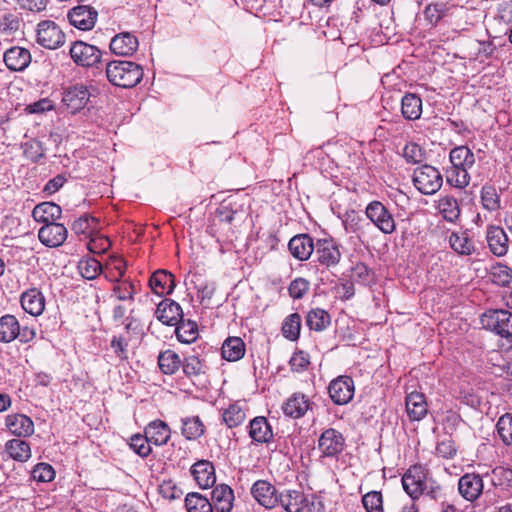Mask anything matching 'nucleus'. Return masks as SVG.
Wrapping results in <instances>:
<instances>
[{"mask_svg": "<svg viewBox=\"0 0 512 512\" xmlns=\"http://www.w3.org/2000/svg\"><path fill=\"white\" fill-rule=\"evenodd\" d=\"M205 432V426L198 416L185 417L182 419V435L187 440H197Z\"/></svg>", "mask_w": 512, "mask_h": 512, "instance_id": "nucleus-37", "label": "nucleus"}, {"mask_svg": "<svg viewBox=\"0 0 512 512\" xmlns=\"http://www.w3.org/2000/svg\"><path fill=\"white\" fill-rule=\"evenodd\" d=\"M32 56L28 49L14 46L4 53V62L11 71H23L31 63Z\"/></svg>", "mask_w": 512, "mask_h": 512, "instance_id": "nucleus-16", "label": "nucleus"}, {"mask_svg": "<svg viewBox=\"0 0 512 512\" xmlns=\"http://www.w3.org/2000/svg\"><path fill=\"white\" fill-rule=\"evenodd\" d=\"M110 246V240L104 236L94 237L88 242V249L95 254L107 251L110 248Z\"/></svg>", "mask_w": 512, "mask_h": 512, "instance_id": "nucleus-62", "label": "nucleus"}, {"mask_svg": "<svg viewBox=\"0 0 512 512\" xmlns=\"http://www.w3.org/2000/svg\"><path fill=\"white\" fill-rule=\"evenodd\" d=\"M183 372L188 377H197L202 373H205V365L203 362L195 355L189 356L185 358L182 363Z\"/></svg>", "mask_w": 512, "mask_h": 512, "instance_id": "nucleus-50", "label": "nucleus"}, {"mask_svg": "<svg viewBox=\"0 0 512 512\" xmlns=\"http://www.w3.org/2000/svg\"><path fill=\"white\" fill-rule=\"evenodd\" d=\"M401 112L407 120H417L422 114V100L414 93H407L401 101Z\"/></svg>", "mask_w": 512, "mask_h": 512, "instance_id": "nucleus-31", "label": "nucleus"}, {"mask_svg": "<svg viewBox=\"0 0 512 512\" xmlns=\"http://www.w3.org/2000/svg\"><path fill=\"white\" fill-rule=\"evenodd\" d=\"M492 280L499 285H507L512 279V270L502 264H497L491 269Z\"/></svg>", "mask_w": 512, "mask_h": 512, "instance_id": "nucleus-54", "label": "nucleus"}, {"mask_svg": "<svg viewBox=\"0 0 512 512\" xmlns=\"http://www.w3.org/2000/svg\"><path fill=\"white\" fill-rule=\"evenodd\" d=\"M309 363V356L303 351L295 352L290 359V366L293 371H302Z\"/></svg>", "mask_w": 512, "mask_h": 512, "instance_id": "nucleus-63", "label": "nucleus"}, {"mask_svg": "<svg viewBox=\"0 0 512 512\" xmlns=\"http://www.w3.org/2000/svg\"><path fill=\"white\" fill-rule=\"evenodd\" d=\"M354 381L349 376H339L329 384L328 391L331 400L337 405L350 402L354 396Z\"/></svg>", "mask_w": 512, "mask_h": 512, "instance_id": "nucleus-8", "label": "nucleus"}, {"mask_svg": "<svg viewBox=\"0 0 512 512\" xmlns=\"http://www.w3.org/2000/svg\"><path fill=\"white\" fill-rule=\"evenodd\" d=\"M22 308L32 316H39L45 308V298L36 288L24 292L21 296Z\"/></svg>", "mask_w": 512, "mask_h": 512, "instance_id": "nucleus-23", "label": "nucleus"}, {"mask_svg": "<svg viewBox=\"0 0 512 512\" xmlns=\"http://www.w3.org/2000/svg\"><path fill=\"white\" fill-rule=\"evenodd\" d=\"M345 445L342 434L336 429L325 430L318 441V446L322 454L326 457H334L340 454Z\"/></svg>", "mask_w": 512, "mask_h": 512, "instance_id": "nucleus-11", "label": "nucleus"}, {"mask_svg": "<svg viewBox=\"0 0 512 512\" xmlns=\"http://www.w3.org/2000/svg\"><path fill=\"white\" fill-rule=\"evenodd\" d=\"M428 480V470L422 465H414L403 475L402 485L406 493L416 499L425 492Z\"/></svg>", "mask_w": 512, "mask_h": 512, "instance_id": "nucleus-3", "label": "nucleus"}, {"mask_svg": "<svg viewBox=\"0 0 512 512\" xmlns=\"http://www.w3.org/2000/svg\"><path fill=\"white\" fill-rule=\"evenodd\" d=\"M303 501V494L296 490H287L278 495V503H280L287 512H300Z\"/></svg>", "mask_w": 512, "mask_h": 512, "instance_id": "nucleus-39", "label": "nucleus"}, {"mask_svg": "<svg viewBox=\"0 0 512 512\" xmlns=\"http://www.w3.org/2000/svg\"><path fill=\"white\" fill-rule=\"evenodd\" d=\"M106 76L115 86L132 88L143 78V69L131 61H112L106 65Z\"/></svg>", "mask_w": 512, "mask_h": 512, "instance_id": "nucleus-1", "label": "nucleus"}, {"mask_svg": "<svg viewBox=\"0 0 512 512\" xmlns=\"http://www.w3.org/2000/svg\"><path fill=\"white\" fill-rule=\"evenodd\" d=\"M145 434L151 443L161 446L168 442L171 431L165 422L156 420L148 424Z\"/></svg>", "mask_w": 512, "mask_h": 512, "instance_id": "nucleus-30", "label": "nucleus"}, {"mask_svg": "<svg viewBox=\"0 0 512 512\" xmlns=\"http://www.w3.org/2000/svg\"><path fill=\"white\" fill-rule=\"evenodd\" d=\"M367 218L384 234H391L396 229L393 215L379 201L370 202L365 210Z\"/></svg>", "mask_w": 512, "mask_h": 512, "instance_id": "nucleus-6", "label": "nucleus"}, {"mask_svg": "<svg viewBox=\"0 0 512 512\" xmlns=\"http://www.w3.org/2000/svg\"><path fill=\"white\" fill-rule=\"evenodd\" d=\"M486 239L491 252L496 256H503L508 251V237L503 228L491 226L487 230Z\"/></svg>", "mask_w": 512, "mask_h": 512, "instance_id": "nucleus-25", "label": "nucleus"}, {"mask_svg": "<svg viewBox=\"0 0 512 512\" xmlns=\"http://www.w3.org/2000/svg\"><path fill=\"white\" fill-rule=\"evenodd\" d=\"M97 17V10L88 5L74 7L68 13L71 25L83 31L91 30L96 24Z\"/></svg>", "mask_w": 512, "mask_h": 512, "instance_id": "nucleus-10", "label": "nucleus"}, {"mask_svg": "<svg viewBox=\"0 0 512 512\" xmlns=\"http://www.w3.org/2000/svg\"><path fill=\"white\" fill-rule=\"evenodd\" d=\"M445 12L446 5L444 3H432L426 6L424 16L430 24L436 25L445 15Z\"/></svg>", "mask_w": 512, "mask_h": 512, "instance_id": "nucleus-52", "label": "nucleus"}, {"mask_svg": "<svg viewBox=\"0 0 512 512\" xmlns=\"http://www.w3.org/2000/svg\"><path fill=\"white\" fill-rule=\"evenodd\" d=\"M494 485H511L512 484V470L503 467H497L493 471Z\"/></svg>", "mask_w": 512, "mask_h": 512, "instance_id": "nucleus-60", "label": "nucleus"}, {"mask_svg": "<svg viewBox=\"0 0 512 512\" xmlns=\"http://www.w3.org/2000/svg\"><path fill=\"white\" fill-rule=\"evenodd\" d=\"M438 209L443 218L449 222H455L460 216L459 204L453 196H441L438 200Z\"/></svg>", "mask_w": 512, "mask_h": 512, "instance_id": "nucleus-35", "label": "nucleus"}, {"mask_svg": "<svg viewBox=\"0 0 512 512\" xmlns=\"http://www.w3.org/2000/svg\"><path fill=\"white\" fill-rule=\"evenodd\" d=\"M450 247L459 255H471L474 250V243L465 232H453L449 236Z\"/></svg>", "mask_w": 512, "mask_h": 512, "instance_id": "nucleus-36", "label": "nucleus"}, {"mask_svg": "<svg viewBox=\"0 0 512 512\" xmlns=\"http://www.w3.org/2000/svg\"><path fill=\"white\" fill-rule=\"evenodd\" d=\"M452 166L470 169L475 163L473 152L466 146H458L451 150Z\"/></svg>", "mask_w": 512, "mask_h": 512, "instance_id": "nucleus-38", "label": "nucleus"}, {"mask_svg": "<svg viewBox=\"0 0 512 512\" xmlns=\"http://www.w3.org/2000/svg\"><path fill=\"white\" fill-rule=\"evenodd\" d=\"M351 278L362 284H367L372 279L371 270L362 262L356 263L352 268Z\"/></svg>", "mask_w": 512, "mask_h": 512, "instance_id": "nucleus-59", "label": "nucleus"}, {"mask_svg": "<svg viewBox=\"0 0 512 512\" xmlns=\"http://www.w3.org/2000/svg\"><path fill=\"white\" fill-rule=\"evenodd\" d=\"M6 450L9 455L17 461L25 462L31 457L29 444L21 439H12L7 442Z\"/></svg>", "mask_w": 512, "mask_h": 512, "instance_id": "nucleus-42", "label": "nucleus"}, {"mask_svg": "<svg viewBox=\"0 0 512 512\" xmlns=\"http://www.w3.org/2000/svg\"><path fill=\"white\" fill-rule=\"evenodd\" d=\"M246 417L245 405L240 402L229 405L222 413L223 421L229 428L240 426Z\"/></svg>", "mask_w": 512, "mask_h": 512, "instance_id": "nucleus-33", "label": "nucleus"}, {"mask_svg": "<svg viewBox=\"0 0 512 512\" xmlns=\"http://www.w3.org/2000/svg\"><path fill=\"white\" fill-rule=\"evenodd\" d=\"M24 154L33 162H38L40 159L44 157L45 148L43 147V144L40 141L32 139L25 144Z\"/></svg>", "mask_w": 512, "mask_h": 512, "instance_id": "nucleus-53", "label": "nucleus"}, {"mask_svg": "<svg viewBox=\"0 0 512 512\" xmlns=\"http://www.w3.org/2000/svg\"><path fill=\"white\" fill-rule=\"evenodd\" d=\"M150 440L147 435H134L131 437L130 447L135 451L138 455L142 457H146L151 452Z\"/></svg>", "mask_w": 512, "mask_h": 512, "instance_id": "nucleus-56", "label": "nucleus"}, {"mask_svg": "<svg viewBox=\"0 0 512 512\" xmlns=\"http://www.w3.org/2000/svg\"><path fill=\"white\" fill-rule=\"evenodd\" d=\"M80 274L86 279L96 278L102 270V266L99 261L94 258H88L81 260L78 265Z\"/></svg>", "mask_w": 512, "mask_h": 512, "instance_id": "nucleus-49", "label": "nucleus"}, {"mask_svg": "<svg viewBox=\"0 0 512 512\" xmlns=\"http://www.w3.org/2000/svg\"><path fill=\"white\" fill-rule=\"evenodd\" d=\"M301 328V317L297 313L290 314L282 326L283 336L291 341L298 339Z\"/></svg>", "mask_w": 512, "mask_h": 512, "instance_id": "nucleus-46", "label": "nucleus"}, {"mask_svg": "<svg viewBox=\"0 0 512 512\" xmlns=\"http://www.w3.org/2000/svg\"><path fill=\"white\" fill-rule=\"evenodd\" d=\"M403 157L408 163H420L424 160L422 148L416 143H408L403 149Z\"/></svg>", "mask_w": 512, "mask_h": 512, "instance_id": "nucleus-57", "label": "nucleus"}, {"mask_svg": "<svg viewBox=\"0 0 512 512\" xmlns=\"http://www.w3.org/2000/svg\"><path fill=\"white\" fill-rule=\"evenodd\" d=\"M90 93L86 86L75 85L65 91L63 103L71 113H76L83 109L89 101Z\"/></svg>", "mask_w": 512, "mask_h": 512, "instance_id": "nucleus-14", "label": "nucleus"}, {"mask_svg": "<svg viewBox=\"0 0 512 512\" xmlns=\"http://www.w3.org/2000/svg\"><path fill=\"white\" fill-rule=\"evenodd\" d=\"M446 178H447V182L450 185H452L456 188H460V189L466 187L470 182V176L468 174V169L462 168V167L452 166L447 171Z\"/></svg>", "mask_w": 512, "mask_h": 512, "instance_id": "nucleus-47", "label": "nucleus"}, {"mask_svg": "<svg viewBox=\"0 0 512 512\" xmlns=\"http://www.w3.org/2000/svg\"><path fill=\"white\" fill-rule=\"evenodd\" d=\"M191 473L197 484L203 489L213 486L216 481L214 466L207 460L195 463L191 468Z\"/></svg>", "mask_w": 512, "mask_h": 512, "instance_id": "nucleus-22", "label": "nucleus"}, {"mask_svg": "<svg viewBox=\"0 0 512 512\" xmlns=\"http://www.w3.org/2000/svg\"><path fill=\"white\" fill-rule=\"evenodd\" d=\"M497 432L503 443L512 445V414L502 415L496 425Z\"/></svg>", "mask_w": 512, "mask_h": 512, "instance_id": "nucleus-48", "label": "nucleus"}, {"mask_svg": "<svg viewBox=\"0 0 512 512\" xmlns=\"http://www.w3.org/2000/svg\"><path fill=\"white\" fill-rule=\"evenodd\" d=\"M177 339L182 343H191L198 337V327L196 322L191 320H183V318L176 325Z\"/></svg>", "mask_w": 512, "mask_h": 512, "instance_id": "nucleus-43", "label": "nucleus"}, {"mask_svg": "<svg viewBox=\"0 0 512 512\" xmlns=\"http://www.w3.org/2000/svg\"><path fill=\"white\" fill-rule=\"evenodd\" d=\"M156 317L163 324L174 326L183 318V311L177 302L165 299L158 304Z\"/></svg>", "mask_w": 512, "mask_h": 512, "instance_id": "nucleus-17", "label": "nucleus"}, {"mask_svg": "<svg viewBox=\"0 0 512 512\" xmlns=\"http://www.w3.org/2000/svg\"><path fill=\"white\" fill-rule=\"evenodd\" d=\"M289 295L293 299H301L309 290V282L304 278H296L289 285Z\"/></svg>", "mask_w": 512, "mask_h": 512, "instance_id": "nucleus-58", "label": "nucleus"}, {"mask_svg": "<svg viewBox=\"0 0 512 512\" xmlns=\"http://www.w3.org/2000/svg\"><path fill=\"white\" fill-rule=\"evenodd\" d=\"M96 219L94 217H89L87 215L80 217L75 220L72 225V230L76 234H84L91 228V223H95Z\"/></svg>", "mask_w": 512, "mask_h": 512, "instance_id": "nucleus-64", "label": "nucleus"}, {"mask_svg": "<svg viewBox=\"0 0 512 512\" xmlns=\"http://www.w3.org/2000/svg\"><path fill=\"white\" fill-rule=\"evenodd\" d=\"M289 251L294 258L305 261L315 251L313 239L308 234H298L292 237L288 244Z\"/></svg>", "mask_w": 512, "mask_h": 512, "instance_id": "nucleus-18", "label": "nucleus"}, {"mask_svg": "<svg viewBox=\"0 0 512 512\" xmlns=\"http://www.w3.org/2000/svg\"><path fill=\"white\" fill-rule=\"evenodd\" d=\"M484 328L501 337L512 336V313L506 310H494L485 313L481 318Z\"/></svg>", "mask_w": 512, "mask_h": 512, "instance_id": "nucleus-4", "label": "nucleus"}, {"mask_svg": "<svg viewBox=\"0 0 512 512\" xmlns=\"http://www.w3.org/2000/svg\"><path fill=\"white\" fill-rule=\"evenodd\" d=\"M221 353L227 361H238L245 354V344L240 337H229L224 341Z\"/></svg>", "mask_w": 512, "mask_h": 512, "instance_id": "nucleus-32", "label": "nucleus"}, {"mask_svg": "<svg viewBox=\"0 0 512 512\" xmlns=\"http://www.w3.org/2000/svg\"><path fill=\"white\" fill-rule=\"evenodd\" d=\"M458 490L467 501L476 500L483 491V480L478 474L467 473L458 481Z\"/></svg>", "mask_w": 512, "mask_h": 512, "instance_id": "nucleus-15", "label": "nucleus"}, {"mask_svg": "<svg viewBox=\"0 0 512 512\" xmlns=\"http://www.w3.org/2000/svg\"><path fill=\"white\" fill-rule=\"evenodd\" d=\"M149 285L159 296L170 294L175 287L174 276L166 270H158L150 277Z\"/></svg>", "mask_w": 512, "mask_h": 512, "instance_id": "nucleus-24", "label": "nucleus"}, {"mask_svg": "<svg viewBox=\"0 0 512 512\" xmlns=\"http://www.w3.org/2000/svg\"><path fill=\"white\" fill-rule=\"evenodd\" d=\"M6 426L12 434L19 437H27L34 432L33 421L23 414L8 415Z\"/></svg>", "mask_w": 512, "mask_h": 512, "instance_id": "nucleus-27", "label": "nucleus"}, {"mask_svg": "<svg viewBox=\"0 0 512 512\" xmlns=\"http://www.w3.org/2000/svg\"><path fill=\"white\" fill-rule=\"evenodd\" d=\"M37 43L54 50L65 43V34L54 21L44 20L37 25Z\"/></svg>", "mask_w": 512, "mask_h": 512, "instance_id": "nucleus-5", "label": "nucleus"}, {"mask_svg": "<svg viewBox=\"0 0 512 512\" xmlns=\"http://www.w3.org/2000/svg\"><path fill=\"white\" fill-rule=\"evenodd\" d=\"M133 284L129 282H122L116 285L113 289V295L121 301L133 299Z\"/></svg>", "mask_w": 512, "mask_h": 512, "instance_id": "nucleus-61", "label": "nucleus"}, {"mask_svg": "<svg viewBox=\"0 0 512 512\" xmlns=\"http://www.w3.org/2000/svg\"><path fill=\"white\" fill-rule=\"evenodd\" d=\"M251 494L265 508L271 509L278 504L276 488L266 480L256 481L252 485Z\"/></svg>", "mask_w": 512, "mask_h": 512, "instance_id": "nucleus-13", "label": "nucleus"}, {"mask_svg": "<svg viewBox=\"0 0 512 512\" xmlns=\"http://www.w3.org/2000/svg\"><path fill=\"white\" fill-rule=\"evenodd\" d=\"M282 408L286 416L298 419L309 410L310 402L304 394L294 393L287 399Z\"/></svg>", "mask_w": 512, "mask_h": 512, "instance_id": "nucleus-28", "label": "nucleus"}, {"mask_svg": "<svg viewBox=\"0 0 512 512\" xmlns=\"http://www.w3.org/2000/svg\"><path fill=\"white\" fill-rule=\"evenodd\" d=\"M406 412L411 421L422 420L428 412V405L423 393L411 392L405 400Z\"/></svg>", "mask_w": 512, "mask_h": 512, "instance_id": "nucleus-20", "label": "nucleus"}, {"mask_svg": "<svg viewBox=\"0 0 512 512\" xmlns=\"http://www.w3.org/2000/svg\"><path fill=\"white\" fill-rule=\"evenodd\" d=\"M187 512H213L212 503L197 492L188 493L185 498Z\"/></svg>", "mask_w": 512, "mask_h": 512, "instance_id": "nucleus-40", "label": "nucleus"}, {"mask_svg": "<svg viewBox=\"0 0 512 512\" xmlns=\"http://www.w3.org/2000/svg\"><path fill=\"white\" fill-rule=\"evenodd\" d=\"M249 436L257 443H268L273 439V431L267 419L255 417L249 423Z\"/></svg>", "mask_w": 512, "mask_h": 512, "instance_id": "nucleus-26", "label": "nucleus"}, {"mask_svg": "<svg viewBox=\"0 0 512 512\" xmlns=\"http://www.w3.org/2000/svg\"><path fill=\"white\" fill-rule=\"evenodd\" d=\"M20 326L13 315H5L0 318V341L9 343L17 338Z\"/></svg>", "mask_w": 512, "mask_h": 512, "instance_id": "nucleus-34", "label": "nucleus"}, {"mask_svg": "<svg viewBox=\"0 0 512 512\" xmlns=\"http://www.w3.org/2000/svg\"><path fill=\"white\" fill-rule=\"evenodd\" d=\"M413 183L422 194L432 195L441 188L443 179L435 167L426 164L414 170Z\"/></svg>", "mask_w": 512, "mask_h": 512, "instance_id": "nucleus-2", "label": "nucleus"}, {"mask_svg": "<svg viewBox=\"0 0 512 512\" xmlns=\"http://www.w3.org/2000/svg\"><path fill=\"white\" fill-rule=\"evenodd\" d=\"M362 503L367 512H383L382 495L380 492H368L363 496Z\"/></svg>", "mask_w": 512, "mask_h": 512, "instance_id": "nucleus-51", "label": "nucleus"}, {"mask_svg": "<svg viewBox=\"0 0 512 512\" xmlns=\"http://www.w3.org/2000/svg\"><path fill=\"white\" fill-rule=\"evenodd\" d=\"M306 324L311 330L322 331L330 324V315L323 309H312L307 314Z\"/></svg>", "mask_w": 512, "mask_h": 512, "instance_id": "nucleus-44", "label": "nucleus"}, {"mask_svg": "<svg viewBox=\"0 0 512 512\" xmlns=\"http://www.w3.org/2000/svg\"><path fill=\"white\" fill-rule=\"evenodd\" d=\"M481 202L488 211H497L500 209V196L497 189L492 185H484L481 189Z\"/></svg>", "mask_w": 512, "mask_h": 512, "instance_id": "nucleus-45", "label": "nucleus"}, {"mask_svg": "<svg viewBox=\"0 0 512 512\" xmlns=\"http://www.w3.org/2000/svg\"><path fill=\"white\" fill-rule=\"evenodd\" d=\"M158 365L164 374L171 375L178 371L179 367L182 365V362L176 352L172 350H166L160 353L158 357Z\"/></svg>", "mask_w": 512, "mask_h": 512, "instance_id": "nucleus-41", "label": "nucleus"}, {"mask_svg": "<svg viewBox=\"0 0 512 512\" xmlns=\"http://www.w3.org/2000/svg\"><path fill=\"white\" fill-rule=\"evenodd\" d=\"M61 207L52 202H43L34 207L32 216L35 221L44 224L53 223L61 216Z\"/></svg>", "mask_w": 512, "mask_h": 512, "instance_id": "nucleus-29", "label": "nucleus"}, {"mask_svg": "<svg viewBox=\"0 0 512 512\" xmlns=\"http://www.w3.org/2000/svg\"><path fill=\"white\" fill-rule=\"evenodd\" d=\"M314 252L317 261L326 267L336 266L341 259L339 245L333 239H319Z\"/></svg>", "mask_w": 512, "mask_h": 512, "instance_id": "nucleus-9", "label": "nucleus"}, {"mask_svg": "<svg viewBox=\"0 0 512 512\" xmlns=\"http://www.w3.org/2000/svg\"><path fill=\"white\" fill-rule=\"evenodd\" d=\"M32 477L38 482H50L55 477V471L51 465L39 463L32 470Z\"/></svg>", "mask_w": 512, "mask_h": 512, "instance_id": "nucleus-55", "label": "nucleus"}, {"mask_svg": "<svg viewBox=\"0 0 512 512\" xmlns=\"http://www.w3.org/2000/svg\"><path fill=\"white\" fill-rule=\"evenodd\" d=\"M213 510L216 512H231L233 508L234 493L226 484L217 485L211 493Z\"/></svg>", "mask_w": 512, "mask_h": 512, "instance_id": "nucleus-21", "label": "nucleus"}, {"mask_svg": "<svg viewBox=\"0 0 512 512\" xmlns=\"http://www.w3.org/2000/svg\"><path fill=\"white\" fill-rule=\"evenodd\" d=\"M67 234L68 231L63 224L53 222L45 224L39 229L38 238L45 246L54 248L65 242Z\"/></svg>", "mask_w": 512, "mask_h": 512, "instance_id": "nucleus-12", "label": "nucleus"}, {"mask_svg": "<svg viewBox=\"0 0 512 512\" xmlns=\"http://www.w3.org/2000/svg\"><path fill=\"white\" fill-rule=\"evenodd\" d=\"M70 56L79 66L93 67L101 62L102 53L94 45L76 41L70 47Z\"/></svg>", "mask_w": 512, "mask_h": 512, "instance_id": "nucleus-7", "label": "nucleus"}, {"mask_svg": "<svg viewBox=\"0 0 512 512\" xmlns=\"http://www.w3.org/2000/svg\"><path fill=\"white\" fill-rule=\"evenodd\" d=\"M139 42L136 36L129 32L115 35L110 42V50L119 56H131L138 48Z\"/></svg>", "mask_w": 512, "mask_h": 512, "instance_id": "nucleus-19", "label": "nucleus"}]
</instances>
